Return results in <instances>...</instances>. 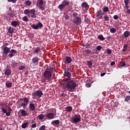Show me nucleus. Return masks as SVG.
I'll use <instances>...</instances> for the list:
<instances>
[{"instance_id": "obj_19", "label": "nucleus", "mask_w": 130, "mask_h": 130, "mask_svg": "<svg viewBox=\"0 0 130 130\" xmlns=\"http://www.w3.org/2000/svg\"><path fill=\"white\" fill-rule=\"evenodd\" d=\"M29 109L30 111H34L36 110L35 105L34 104L31 103L29 105Z\"/></svg>"}, {"instance_id": "obj_63", "label": "nucleus", "mask_w": 130, "mask_h": 130, "mask_svg": "<svg viewBox=\"0 0 130 130\" xmlns=\"http://www.w3.org/2000/svg\"><path fill=\"white\" fill-rule=\"evenodd\" d=\"M110 64H111V66H115V62L114 61H113L112 62H111Z\"/></svg>"}, {"instance_id": "obj_16", "label": "nucleus", "mask_w": 130, "mask_h": 130, "mask_svg": "<svg viewBox=\"0 0 130 130\" xmlns=\"http://www.w3.org/2000/svg\"><path fill=\"white\" fill-rule=\"evenodd\" d=\"M46 117L50 120L53 119L54 118V114L52 113H48L46 115Z\"/></svg>"}, {"instance_id": "obj_15", "label": "nucleus", "mask_w": 130, "mask_h": 130, "mask_svg": "<svg viewBox=\"0 0 130 130\" xmlns=\"http://www.w3.org/2000/svg\"><path fill=\"white\" fill-rule=\"evenodd\" d=\"M96 16L97 19H102L103 18V12L100 10L97 11Z\"/></svg>"}, {"instance_id": "obj_44", "label": "nucleus", "mask_w": 130, "mask_h": 130, "mask_svg": "<svg viewBox=\"0 0 130 130\" xmlns=\"http://www.w3.org/2000/svg\"><path fill=\"white\" fill-rule=\"evenodd\" d=\"M103 11H104V12H105V13L108 12L109 11V8H108V7H107V6H106L105 8H104Z\"/></svg>"}, {"instance_id": "obj_47", "label": "nucleus", "mask_w": 130, "mask_h": 130, "mask_svg": "<svg viewBox=\"0 0 130 130\" xmlns=\"http://www.w3.org/2000/svg\"><path fill=\"white\" fill-rule=\"evenodd\" d=\"M25 66H21V67H19L18 69H19V70H20V71H22V70H23V69H25Z\"/></svg>"}, {"instance_id": "obj_39", "label": "nucleus", "mask_w": 130, "mask_h": 130, "mask_svg": "<svg viewBox=\"0 0 130 130\" xmlns=\"http://www.w3.org/2000/svg\"><path fill=\"white\" fill-rule=\"evenodd\" d=\"M106 51H107V54L109 55H110L112 54V51L110 49H107Z\"/></svg>"}, {"instance_id": "obj_46", "label": "nucleus", "mask_w": 130, "mask_h": 130, "mask_svg": "<svg viewBox=\"0 0 130 130\" xmlns=\"http://www.w3.org/2000/svg\"><path fill=\"white\" fill-rule=\"evenodd\" d=\"M8 32H9L10 34H13L14 32L13 28H11V27H10L9 29H8Z\"/></svg>"}, {"instance_id": "obj_45", "label": "nucleus", "mask_w": 130, "mask_h": 130, "mask_svg": "<svg viewBox=\"0 0 130 130\" xmlns=\"http://www.w3.org/2000/svg\"><path fill=\"white\" fill-rule=\"evenodd\" d=\"M51 79H47V78H45L44 79H42L43 83L46 82V81L49 82L50 81Z\"/></svg>"}, {"instance_id": "obj_55", "label": "nucleus", "mask_w": 130, "mask_h": 130, "mask_svg": "<svg viewBox=\"0 0 130 130\" xmlns=\"http://www.w3.org/2000/svg\"><path fill=\"white\" fill-rule=\"evenodd\" d=\"M127 47H128V45H127V44H124V46H123V49H127Z\"/></svg>"}, {"instance_id": "obj_58", "label": "nucleus", "mask_w": 130, "mask_h": 130, "mask_svg": "<svg viewBox=\"0 0 130 130\" xmlns=\"http://www.w3.org/2000/svg\"><path fill=\"white\" fill-rule=\"evenodd\" d=\"M113 18H114V20H117V19H118V16H117V15H114V17H113Z\"/></svg>"}, {"instance_id": "obj_20", "label": "nucleus", "mask_w": 130, "mask_h": 130, "mask_svg": "<svg viewBox=\"0 0 130 130\" xmlns=\"http://www.w3.org/2000/svg\"><path fill=\"white\" fill-rule=\"evenodd\" d=\"M122 36L124 38H127L130 36V32L129 31H125Z\"/></svg>"}, {"instance_id": "obj_8", "label": "nucleus", "mask_w": 130, "mask_h": 130, "mask_svg": "<svg viewBox=\"0 0 130 130\" xmlns=\"http://www.w3.org/2000/svg\"><path fill=\"white\" fill-rule=\"evenodd\" d=\"M43 95V92L41 90H38L37 91H34L32 93V96L34 97H39L40 98Z\"/></svg>"}, {"instance_id": "obj_13", "label": "nucleus", "mask_w": 130, "mask_h": 130, "mask_svg": "<svg viewBox=\"0 0 130 130\" xmlns=\"http://www.w3.org/2000/svg\"><path fill=\"white\" fill-rule=\"evenodd\" d=\"M72 59L71 57H69L68 56H67V57H66L65 62H64L66 64H70L72 63Z\"/></svg>"}, {"instance_id": "obj_52", "label": "nucleus", "mask_w": 130, "mask_h": 130, "mask_svg": "<svg viewBox=\"0 0 130 130\" xmlns=\"http://www.w3.org/2000/svg\"><path fill=\"white\" fill-rule=\"evenodd\" d=\"M124 3L125 4V5H128L129 1V0H124Z\"/></svg>"}, {"instance_id": "obj_40", "label": "nucleus", "mask_w": 130, "mask_h": 130, "mask_svg": "<svg viewBox=\"0 0 130 130\" xmlns=\"http://www.w3.org/2000/svg\"><path fill=\"white\" fill-rule=\"evenodd\" d=\"M25 5H26L27 6L29 7L31 5V2H30V1H27L25 2Z\"/></svg>"}, {"instance_id": "obj_49", "label": "nucleus", "mask_w": 130, "mask_h": 130, "mask_svg": "<svg viewBox=\"0 0 130 130\" xmlns=\"http://www.w3.org/2000/svg\"><path fill=\"white\" fill-rule=\"evenodd\" d=\"M120 64H121V67H124L125 66L126 63H125V62H124V61L123 62H121Z\"/></svg>"}, {"instance_id": "obj_48", "label": "nucleus", "mask_w": 130, "mask_h": 130, "mask_svg": "<svg viewBox=\"0 0 130 130\" xmlns=\"http://www.w3.org/2000/svg\"><path fill=\"white\" fill-rule=\"evenodd\" d=\"M102 48H103V47H102V46H100V45L97 46V47H96V50H99V51H101Z\"/></svg>"}, {"instance_id": "obj_51", "label": "nucleus", "mask_w": 130, "mask_h": 130, "mask_svg": "<svg viewBox=\"0 0 130 130\" xmlns=\"http://www.w3.org/2000/svg\"><path fill=\"white\" fill-rule=\"evenodd\" d=\"M8 2L9 3H13L15 4L16 3L17 0H8Z\"/></svg>"}, {"instance_id": "obj_25", "label": "nucleus", "mask_w": 130, "mask_h": 130, "mask_svg": "<svg viewBox=\"0 0 130 130\" xmlns=\"http://www.w3.org/2000/svg\"><path fill=\"white\" fill-rule=\"evenodd\" d=\"M18 63H17L16 61H13V62H12L11 63V67L12 68H13V69H14L15 68H16L17 66H18Z\"/></svg>"}, {"instance_id": "obj_12", "label": "nucleus", "mask_w": 130, "mask_h": 130, "mask_svg": "<svg viewBox=\"0 0 130 130\" xmlns=\"http://www.w3.org/2000/svg\"><path fill=\"white\" fill-rule=\"evenodd\" d=\"M9 53L10 54H8V57L11 58L15 56V55L17 53V51L15 49H11Z\"/></svg>"}, {"instance_id": "obj_7", "label": "nucleus", "mask_w": 130, "mask_h": 130, "mask_svg": "<svg viewBox=\"0 0 130 130\" xmlns=\"http://www.w3.org/2000/svg\"><path fill=\"white\" fill-rule=\"evenodd\" d=\"M8 112H7L6 109H5L4 107L1 108L2 112H3V113L5 114V115L7 116H9L11 115V112L12 111V110L11 109L10 107H8Z\"/></svg>"}, {"instance_id": "obj_2", "label": "nucleus", "mask_w": 130, "mask_h": 130, "mask_svg": "<svg viewBox=\"0 0 130 130\" xmlns=\"http://www.w3.org/2000/svg\"><path fill=\"white\" fill-rule=\"evenodd\" d=\"M53 73V69L52 68H47L43 74V78L47 79V80H51Z\"/></svg>"}, {"instance_id": "obj_57", "label": "nucleus", "mask_w": 130, "mask_h": 130, "mask_svg": "<svg viewBox=\"0 0 130 130\" xmlns=\"http://www.w3.org/2000/svg\"><path fill=\"white\" fill-rule=\"evenodd\" d=\"M86 87H87V88L91 87V84H89V83H86Z\"/></svg>"}, {"instance_id": "obj_1", "label": "nucleus", "mask_w": 130, "mask_h": 130, "mask_svg": "<svg viewBox=\"0 0 130 130\" xmlns=\"http://www.w3.org/2000/svg\"><path fill=\"white\" fill-rule=\"evenodd\" d=\"M77 85V83H76L73 80H70V79H67V86L66 88L67 90L70 92H74Z\"/></svg>"}, {"instance_id": "obj_11", "label": "nucleus", "mask_w": 130, "mask_h": 130, "mask_svg": "<svg viewBox=\"0 0 130 130\" xmlns=\"http://www.w3.org/2000/svg\"><path fill=\"white\" fill-rule=\"evenodd\" d=\"M39 57L35 56L32 58V62L35 66H37L39 63Z\"/></svg>"}, {"instance_id": "obj_36", "label": "nucleus", "mask_w": 130, "mask_h": 130, "mask_svg": "<svg viewBox=\"0 0 130 130\" xmlns=\"http://www.w3.org/2000/svg\"><path fill=\"white\" fill-rule=\"evenodd\" d=\"M92 64H93V63L91 60H88V61L87 64H88V66H89V67H88V68H91V66H92Z\"/></svg>"}, {"instance_id": "obj_53", "label": "nucleus", "mask_w": 130, "mask_h": 130, "mask_svg": "<svg viewBox=\"0 0 130 130\" xmlns=\"http://www.w3.org/2000/svg\"><path fill=\"white\" fill-rule=\"evenodd\" d=\"M109 17L107 15H105V20L106 21H109Z\"/></svg>"}, {"instance_id": "obj_4", "label": "nucleus", "mask_w": 130, "mask_h": 130, "mask_svg": "<svg viewBox=\"0 0 130 130\" xmlns=\"http://www.w3.org/2000/svg\"><path fill=\"white\" fill-rule=\"evenodd\" d=\"M69 5H70V2L67 1V0H63V2H62V4L58 6V9L60 11H62L63 9Z\"/></svg>"}, {"instance_id": "obj_37", "label": "nucleus", "mask_w": 130, "mask_h": 130, "mask_svg": "<svg viewBox=\"0 0 130 130\" xmlns=\"http://www.w3.org/2000/svg\"><path fill=\"white\" fill-rule=\"evenodd\" d=\"M116 30H117V29L115 28H112L110 29L111 33H115V32H116Z\"/></svg>"}, {"instance_id": "obj_62", "label": "nucleus", "mask_w": 130, "mask_h": 130, "mask_svg": "<svg viewBox=\"0 0 130 130\" xmlns=\"http://www.w3.org/2000/svg\"><path fill=\"white\" fill-rule=\"evenodd\" d=\"M105 75H106V73H102L101 74L100 76H101V77H103V76H104Z\"/></svg>"}, {"instance_id": "obj_38", "label": "nucleus", "mask_w": 130, "mask_h": 130, "mask_svg": "<svg viewBox=\"0 0 130 130\" xmlns=\"http://www.w3.org/2000/svg\"><path fill=\"white\" fill-rule=\"evenodd\" d=\"M92 47H93V46H92V43L88 44L86 45V48H91Z\"/></svg>"}, {"instance_id": "obj_41", "label": "nucleus", "mask_w": 130, "mask_h": 130, "mask_svg": "<svg viewBox=\"0 0 130 130\" xmlns=\"http://www.w3.org/2000/svg\"><path fill=\"white\" fill-rule=\"evenodd\" d=\"M39 26H38L37 25L32 24V28L34 29H38L39 28Z\"/></svg>"}, {"instance_id": "obj_33", "label": "nucleus", "mask_w": 130, "mask_h": 130, "mask_svg": "<svg viewBox=\"0 0 130 130\" xmlns=\"http://www.w3.org/2000/svg\"><path fill=\"white\" fill-rule=\"evenodd\" d=\"M30 13V10L29 9H25L24 10V14L25 15H28Z\"/></svg>"}, {"instance_id": "obj_61", "label": "nucleus", "mask_w": 130, "mask_h": 130, "mask_svg": "<svg viewBox=\"0 0 130 130\" xmlns=\"http://www.w3.org/2000/svg\"><path fill=\"white\" fill-rule=\"evenodd\" d=\"M92 53H93V54H97L96 50H95V49H92Z\"/></svg>"}, {"instance_id": "obj_17", "label": "nucleus", "mask_w": 130, "mask_h": 130, "mask_svg": "<svg viewBox=\"0 0 130 130\" xmlns=\"http://www.w3.org/2000/svg\"><path fill=\"white\" fill-rule=\"evenodd\" d=\"M11 25L13 26V27H16L17 26L20 25V22L17 21H12Z\"/></svg>"}, {"instance_id": "obj_5", "label": "nucleus", "mask_w": 130, "mask_h": 130, "mask_svg": "<svg viewBox=\"0 0 130 130\" xmlns=\"http://www.w3.org/2000/svg\"><path fill=\"white\" fill-rule=\"evenodd\" d=\"M72 120L71 122L73 123H78L81 121V115H75L74 117H72Z\"/></svg>"}, {"instance_id": "obj_43", "label": "nucleus", "mask_w": 130, "mask_h": 130, "mask_svg": "<svg viewBox=\"0 0 130 130\" xmlns=\"http://www.w3.org/2000/svg\"><path fill=\"white\" fill-rule=\"evenodd\" d=\"M22 20L25 22H28V18L27 16H24L23 18H22Z\"/></svg>"}, {"instance_id": "obj_3", "label": "nucleus", "mask_w": 130, "mask_h": 130, "mask_svg": "<svg viewBox=\"0 0 130 130\" xmlns=\"http://www.w3.org/2000/svg\"><path fill=\"white\" fill-rule=\"evenodd\" d=\"M18 101H23L22 103H21V104H20V106H19V108H23L24 109H25V107H26L27 105L29 103V100L27 98H20L18 99Z\"/></svg>"}, {"instance_id": "obj_9", "label": "nucleus", "mask_w": 130, "mask_h": 130, "mask_svg": "<svg viewBox=\"0 0 130 130\" xmlns=\"http://www.w3.org/2000/svg\"><path fill=\"white\" fill-rule=\"evenodd\" d=\"M73 22H74L75 25H80L82 23V19L80 17H75Z\"/></svg>"}, {"instance_id": "obj_54", "label": "nucleus", "mask_w": 130, "mask_h": 130, "mask_svg": "<svg viewBox=\"0 0 130 130\" xmlns=\"http://www.w3.org/2000/svg\"><path fill=\"white\" fill-rule=\"evenodd\" d=\"M37 25L40 28H41L43 27V24L42 23H41V22H39V23H38V25Z\"/></svg>"}, {"instance_id": "obj_60", "label": "nucleus", "mask_w": 130, "mask_h": 130, "mask_svg": "<svg viewBox=\"0 0 130 130\" xmlns=\"http://www.w3.org/2000/svg\"><path fill=\"white\" fill-rule=\"evenodd\" d=\"M64 18L66 20H69V19H70V16H69L68 15H65Z\"/></svg>"}, {"instance_id": "obj_14", "label": "nucleus", "mask_w": 130, "mask_h": 130, "mask_svg": "<svg viewBox=\"0 0 130 130\" xmlns=\"http://www.w3.org/2000/svg\"><path fill=\"white\" fill-rule=\"evenodd\" d=\"M10 52H11V49L8 47H5V48H3V54L5 55H7Z\"/></svg>"}, {"instance_id": "obj_29", "label": "nucleus", "mask_w": 130, "mask_h": 130, "mask_svg": "<svg viewBox=\"0 0 130 130\" xmlns=\"http://www.w3.org/2000/svg\"><path fill=\"white\" fill-rule=\"evenodd\" d=\"M81 7L82 8H88L89 5L87 4V3L86 2H84V3H82L81 4Z\"/></svg>"}, {"instance_id": "obj_50", "label": "nucleus", "mask_w": 130, "mask_h": 130, "mask_svg": "<svg viewBox=\"0 0 130 130\" xmlns=\"http://www.w3.org/2000/svg\"><path fill=\"white\" fill-rule=\"evenodd\" d=\"M46 129V126L45 125H42L41 127V128H40L39 130H45Z\"/></svg>"}, {"instance_id": "obj_64", "label": "nucleus", "mask_w": 130, "mask_h": 130, "mask_svg": "<svg viewBox=\"0 0 130 130\" xmlns=\"http://www.w3.org/2000/svg\"><path fill=\"white\" fill-rule=\"evenodd\" d=\"M126 14H130V10L129 9H127V10H126Z\"/></svg>"}, {"instance_id": "obj_27", "label": "nucleus", "mask_w": 130, "mask_h": 130, "mask_svg": "<svg viewBox=\"0 0 130 130\" xmlns=\"http://www.w3.org/2000/svg\"><path fill=\"white\" fill-rule=\"evenodd\" d=\"M63 76L66 77L70 78L72 77V74L70 73H64Z\"/></svg>"}, {"instance_id": "obj_23", "label": "nucleus", "mask_w": 130, "mask_h": 130, "mask_svg": "<svg viewBox=\"0 0 130 130\" xmlns=\"http://www.w3.org/2000/svg\"><path fill=\"white\" fill-rule=\"evenodd\" d=\"M40 47H37L36 48H35V50H34V54H38L39 52H40Z\"/></svg>"}, {"instance_id": "obj_28", "label": "nucleus", "mask_w": 130, "mask_h": 130, "mask_svg": "<svg viewBox=\"0 0 130 130\" xmlns=\"http://www.w3.org/2000/svg\"><path fill=\"white\" fill-rule=\"evenodd\" d=\"M72 110V106H68L67 108H66V111L68 112H71Z\"/></svg>"}, {"instance_id": "obj_10", "label": "nucleus", "mask_w": 130, "mask_h": 130, "mask_svg": "<svg viewBox=\"0 0 130 130\" xmlns=\"http://www.w3.org/2000/svg\"><path fill=\"white\" fill-rule=\"evenodd\" d=\"M27 16L30 17L32 18L35 19L37 17V14H36V10L35 9L30 10V12L27 15Z\"/></svg>"}, {"instance_id": "obj_6", "label": "nucleus", "mask_w": 130, "mask_h": 130, "mask_svg": "<svg viewBox=\"0 0 130 130\" xmlns=\"http://www.w3.org/2000/svg\"><path fill=\"white\" fill-rule=\"evenodd\" d=\"M36 5L41 10L44 11L45 10V7L44 5V1L43 0H38Z\"/></svg>"}, {"instance_id": "obj_35", "label": "nucleus", "mask_w": 130, "mask_h": 130, "mask_svg": "<svg viewBox=\"0 0 130 130\" xmlns=\"http://www.w3.org/2000/svg\"><path fill=\"white\" fill-rule=\"evenodd\" d=\"M84 52H85V53H86V54H89L91 53V51L90 49H87L85 50Z\"/></svg>"}, {"instance_id": "obj_18", "label": "nucleus", "mask_w": 130, "mask_h": 130, "mask_svg": "<svg viewBox=\"0 0 130 130\" xmlns=\"http://www.w3.org/2000/svg\"><path fill=\"white\" fill-rule=\"evenodd\" d=\"M5 75L7 76H9L11 75V70L9 69H6L5 71Z\"/></svg>"}, {"instance_id": "obj_24", "label": "nucleus", "mask_w": 130, "mask_h": 130, "mask_svg": "<svg viewBox=\"0 0 130 130\" xmlns=\"http://www.w3.org/2000/svg\"><path fill=\"white\" fill-rule=\"evenodd\" d=\"M21 114L22 116H28V113H27L26 111L25 110H21Z\"/></svg>"}, {"instance_id": "obj_56", "label": "nucleus", "mask_w": 130, "mask_h": 130, "mask_svg": "<svg viewBox=\"0 0 130 130\" xmlns=\"http://www.w3.org/2000/svg\"><path fill=\"white\" fill-rule=\"evenodd\" d=\"M73 17H77V13H75V12H74V13H73Z\"/></svg>"}, {"instance_id": "obj_34", "label": "nucleus", "mask_w": 130, "mask_h": 130, "mask_svg": "<svg viewBox=\"0 0 130 130\" xmlns=\"http://www.w3.org/2000/svg\"><path fill=\"white\" fill-rule=\"evenodd\" d=\"M8 15L10 18H11L13 17V12L12 11H10L8 12Z\"/></svg>"}, {"instance_id": "obj_59", "label": "nucleus", "mask_w": 130, "mask_h": 130, "mask_svg": "<svg viewBox=\"0 0 130 130\" xmlns=\"http://www.w3.org/2000/svg\"><path fill=\"white\" fill-rule=\"evenodd\" d=\"M31 127H32V128L37 127V124H32V125H31Z\"/></svg>"}, {"instance_id": "obj_42", "label": "nucleus", "mask_w": 130, "mask_h": 130, "mask_svg": "<svg viewBox=\"0 0 130 130\" xmlns=\"http://www.w3.org/2000/svg\"><path fill=\"white\" fill-rule=\"evenodd\" d=\"M70 68H66L64 70V73H70Z\"/></svg>"}, {"instance_id": "obj_30", "label": "nucleus", "mask_w": 130, "mask_h": 130, "mask_svg": "<svg viewBox=\"0 0 130 130\" xmlns=\"http://www.w3.org/2000/svg\"><path fill=\"white\" fill-rule=\"evenodd\" d=\"M130 101V96L129 95H126L124 98V102H129Z\"/></svg>"}, {"instance_id": "obj_26", "label": "nucleus", "mask_w": 130, "mask_h": 130, "mask_svg": "<svg viewBox=\"0 0 130 130\" xmlns=\"http://www.w3.org/2000/svg\"><path fill=\"white\" fill-rule=\"evenodd\" d=\"M5 85L8 88H11L12 87V82L10 81H7L5 83Z\"/></svg>"}, {"instance_id": "obj_32", "label": "nucleus", "mask_w": 130, "mask_h": 130, "mask_svg": "<svg viewBox=\"0 0 130 130\" xmlns=\"http://www.w3.org/2000/svg\"><path fill=\"white\" fill-rule=\"evenodd\" d=\"M99 39H100L101 41H105V38L103 37V35H100L98 36Z\"/></svg>"}, {"instance_id": "obj_22", "label": "nucleus", "mask_w": 130, "mask_h": 130, "mask_svg": "<svg viewBox=\"0 0 130 130\" xmlns=\"http://www.w3.org/2000/svg\"><path fill=\"white\" fill-rule=\"evenodd\" d=\"M29 125V123L26 122H24L22 123V125H21V128L22 129H25L26 128L27 126H28Z\"/></svg>"}, {"instance_id": "obj_21", "label": "nucleus", "mask_w": 130, "mask_h": 130, "mask_svg": "<svg viewBox=\"0 0 130 130\" xmlns=\"http://www.w3.org/2000/svg\"><path fill=\"white\" fill-rule=\"evenodd\" d=\"M59 123H60V121L58 120H55L51 122V125L53 126H55L56 125H57L59 124Z\"/></svg>"}, {"instance_id": "obj_31", "label": "nucleus", "mask_w": 130, "mask_h": 130, "mask_svg": "<svg viewBox=\"0 0 130 130\" xmlns=\"http://www.w3.org/2000/svg\"><path fill=\"white\" fill-rule=\"evenodd\" d=\"M44 114H41L38 116V119H39L40 120H42L44 119Z\"/></svg>"}]
</instances>
